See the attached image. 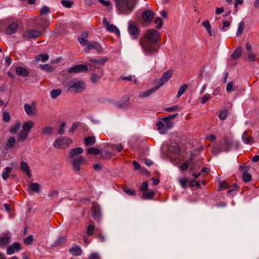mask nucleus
<instances>
[{"mask_svg": "<svg viewBox=\"0 0 259 259\" xmlns=\"http://www.w3.org/2000/svg\"><path fill=\"white\" fill-rule=\"evenodd\" d=\"M61 3L63 6L68 8H70L72 5V3L67 0H62Z\"/></svg>", "mask_w": 259, "mask_h": 259, "instance_id": "nucleus-55", "label": "nucleus"}, {"mask_svg": "<svg viewBox=\"0 0 259 259\" xmlns=\"http://www.w3.org/2000/svg\"><path fill=\"white\" fill-rule=\"evenodd\" d=\"M188 85L187 84H184L181 86L180 89H179L177 97L178 98L180 97L186 91L187 89Z\"/></svg>", "mask_w": 259, "mask_h": 259, "instance_id": "nucleus-41", "label": "nucleus"}, {"mask_svg": "<svg viewBox=\"0 0 259 259\" xmlns=\"http://www.w3.org/2000/svg\"><path fill=\"white\" fill-rule=\"evenodd\" d=\"M53 128L52 127L48 126L45 127L41 132V134L42 135H50L53 133Z\"/></svg>", "mask_w": 259, "mask_h": 259, "instance_id": "nucleus-39", "label": "nucleus"}, {"mask_svg": "<svg viewBox=\"0 0 259 259\" xmlns=\"http://www.w3.org/2000/svg\"><path fill=\"white\" fill-rule=\"evenodd\" d=\"M95 141V138L94 136H89L84 139V144L87 146L93 145Z\"/></svg>", "mask_w": 259, "mask_h": 259, "instance_id": "nucleus-36", "label": "nucleus"}, {"mask_svg": "<svg viewBox=\"0 0 259 259\" xmlns=\"http://www.w3.org/2000/svg\"><path fill=\"white\" fill-rule=\"evenodd\" d=\"M61 93L60 89H54L51 92V97L53 99H55L58 97Z\"/></svg>", "mask_w": 259, "mask_h": 259, "instance_id": "nucleus-45", "label": "nucleus"}, {"mask_svg": "<svg viewBox=\"0 0 259 259\" xmlns=\"http://www.w3.org/2000/svg\"><path fill=\"white\" fill-rule=\"evenodd\" d=\"M234 144L233 140L231 138L224 137L219 143V146L212 148L211 151L214 155H218L222 151H228Z\"/></svg>", "mask_w": 259, "mask_h": 259, "instance_id": "nucleus-2", "label": "nucleus"}, {"mask_svg": "<svg viewBox=\"0 0 259 259\" xmlns=\"http://www.w3.org/2000/svg\"><path fill=\"white\" fill-rule=\"evenodd\" d=\"M189 164L190 162L189 161H186L181 165V169L183 171L187 170Z\"/></svg>", "mask_w": 259, "mask_h": 259, "instance_id": "nucleus-57", "label": "nucleus"}, {"mask_svg": "<svg viewBox=\"0 0 259 259\" xmlns=\"http://www.w3.org/2000/svg\"><path fill=\"white\" fill-rule=\"evenodd\" d=\"M155 191L153 190H149L148 191H145L143 194V199H151L153 197Z\"/></svg>", "mask_w": 259, "mask_h": 259, "instance_id": "nucleus-31", "label": "nucleus"}, {"mask_svg": "<svg viewBox=\"0 0 259 259\" xmlns=\"http://www.w3.org/2000/svg\"><path fill=\"white\" fill-rule=\"evenodd\" d=\"M85 160L84 157L82 156H80L78 157L75 158L72 162L73 169L74 170L78 171L80 170V165L82 162Z\"/></svg>", "mask_w": 259, "mask_h": 259, "instance_id": "nucleus-14", "label": "nucleus"}, {"mask_svg": "<svg viewBox=\"0 0 259 259\" xmlns=\"http://www.w3.org/2000/svg\"><path fill=\"white\" fill-rule=\"evenodd\" d=\"M5 171L2 174V178L4 180H6L9 176V174L12 172V168L7 167L5 168Z\"/></svg>", "mask_w": 259, "mask_h": 259, "instance_id": "nucleus-42", "label": "nucleus"}, {"mask_svg": "<svg viewBox=\"0 0 259 259\" xmlns=\"http://www.w3.org/2000/svg\"><path fill=\"white\" fill-rule=\"evenodd\" d=\"M96 238H98L99 241L101 243L104 242L106 240V236L102 233H100L97 235Z\"/></svg>", "mask_w": 259, "mask_h": 259, "instance_id": "nucleus-53", "label": "nucleus"}, {"mask_svg": "<svg viewBox=\"0 0 259 259\" xmlns=\"http://www.w3.org/2000/svg\"><path fill=\"white\" fill-rule=\"evenodd\" d=\"M24 108L27 115H35L33 109L30 105L28 104H25L24 105Z\"/></svg>", "mask_w": 259, "mask_h": 259, "instance_id": "nucleus-32", "label": "nucleus"}, {"mask_svg": "<svg viewBox=\"0 0 259 259\" xmlns=\"http://www.w3.org/2000/svg\"><path fill=\"white\" fill-rule=\"evenodd\" d=\"M69 252L72 255L78 256L81 255L82 250L79 246L74 245L69 249Z\"/></svg>", "mask_w": 259, "mask_h": 259, "instance_id": "nucleus-19", "label": "nucleus"}, {"mask_svg": "<svg viewBox=\"0 0 259 259\" xmlns=\"http://www.w3.org/2000/svg\"><path fill=\"white\" fill-rule=\"evenodd\" d=\"M172 73L173 71L172 70H168L165 71L163 74L162 76L158 80V82L159 83L158 86H159L160 88L164 83L166 82L172 76Z\"/></svg>", "mask_w": 259, "mask_h": 259, "instance_id": "nucleus-10", "label": "nucleus"}, {"mask_svg": "<svg viewBox=\"0 0 259 259\" xmlns=\"http://www.w3.org/2000/svg\"><path fill=\"white\" fill-rule=\"evenodd\" d=\"M128 101H129V98H127L126 101L123 104H120V103L118 104V107L120 108H126L129 107L130 103H129Z\"/></svg>", "mask_w": 259, "mask_h": 259, "instance_id": "nucleus-52", "label": "nucleus"}, {"mask_svg": "<svg viewBox=\"0 0 259 259\" xmlns=\"http://www.w3.org/2000/svg\"><path fill=\"white\" fill-rule=\"evenodd\" d=\"M242 49L241 47L237 48L231 55V59L235 60L239 58L242 54Z\"/></svg>", "mask_w": 259, "mask_h": 259, "instance_id": "nucleus-27", "label": "nucleus"}, {"mask_svg": "<svg viewBox=\"0 0 259 259\" xmlns=\"http://www.w3.org/2000/svg\"><path fill=\"white\" fill-rule=\"evenodd\" d=\"M233 82L232 81L229 82L227 85L226 91L228 93H230V92L233 91Z\"/></svg>", "mask_w": 259, "mask_h": 259, "instance_id": "nucleus-60", "label": "nucleus"}, {"mask_svg": "<svg viewBox=\"0 0 259 259\" xmlns=\"http://www.w3.org/2000/svg\"><path fill=\"white\" fill-rule=\"evenodd\" d=\"M91 49H95L98 52H101L102 50V48L98 42L94 41L88 44L87 47L84 49V51L86 53H89Z\"/></svg>", "mask_w": 259, "mask_h": 259, "instance_id": "nucleus-12", "label": "nucleus"}, {"mask_svg": "<svg viewBox=\"0 0 259 259\" xmlns=\"http://www.w3.org/2000/svg\"><path fill=\"white\" fill-rule=\"evenodd\" d=\"M85 82L82 80H79L74 82L71 84L69 88V90L70 92L75 93H81L85 90Z\"/></svg>", "mask_w": 259, "mask_h": 259, "instance_id": "nucleus-7", "label": "nucleus"}, {"mask_svg": "<svg viewBox=\"0 0 259 259\" xmlns=\"http://www.w3.org/2000/svg\"><path fill=\"white\" fill-rule=\"evenodd\" d=\"M49 8L47 6H44L40 10V14L41 15H46L49 13Z\"/></svg>", "mask_w": 259, "mask_h": 259, "instance_id": "nucleus-51", "label": "nucleus"}, {"mask_svg": "<svg viewBox=\"0 0 259 259\" xmlns=\"http://www.w3.org/2000/svg\"><path fill=\"white\" fill-rule=\"evenodd\" d=\"M34 122L32 120H29L25 122L22 125V130L29 133L31 128L33 127Z\"/></svg>", "mask_w": 259, "mask_h": 259, "instance_id": "nucleus-18", "label": "nucleus"}, {"mask_svg": "<svg viewBox=\"0 0 259 259\" xmlns=\"http://www.w3.org/2000/svg\"><path fill=\"white\" fill-rule=\"evenodd\" d=\"M88 153L90 154L96 155L100 153L98 148L95 147H90L87 149Z\"/></svg>", "mask_w": 259, "mask_h": 259, "instance_id": "nucleus-44", "label": "nucleus"}, {"mask_svg": "<svg viewBox=\"0 0 259 259\" xmlns=\"http://www.w3.org/2000/svg\"><path fill=\"white\" fill-rule=\"evenodd\" d=\"M83 150L82 148L78 147L70 150L69 151V154L70 156L73 157L75 155L81 154L83 152Z\"/></svg>", "mask_w": 259, "mask_h": 259, "instance_id": "nucleus-28", "label": "nucleus"}, {"mask_svg": "<svg viewBox=\"0 0 259 259\" xmlns=\"http://www.w3.org/2000/svg\"><path fill=\"white\" fill-rule=\"evenodd\" d=\"M239 169L243 170L242 174V179L245 183L249 182L251 179V175L248 172V168L245 166L240 165Z\"/></svg>", "mask_w": 259, "mask_h": 259, "instance_id": "nucleus-13", "label": "nucleus"}, {"mask_svg": "<svg viewBox=\"0 0 259 259\" xmlns=\"http://www.w3.org/2000/svg\"><path fill=\"white\" fill-rule=\"evenodd\" d=\"M245 27V23L244 21H241L238 26V29L236 32V35L237 36H240L243 32L244 29Z\"/></svg>", "mask_w": 259, "mask_h": 259, "instance_id": "nucleus-33", "label": "nucleus"}, {"mask_svg": "<svg viewBox=\"0 0 259 259\" xmlns=\"http://www.w3.org/2000/svg\"><path fill=\"white\" fill-rule=\"evenodd\" d=\"M159 88V86L155 87L152 89H149L146 91H144L143 92H141L139 95V97L143 99L145 98H146L150 95H151L152 94L154 93L155 91H156Z\"/></svg>", "mask_w": 259, "mask_h": 259, "instance_id": "nucleus-15", "label": "nucleus"}, {"mask_svg": "<svg viewBox=\"0 0 259 259\" xmlns=\"http://www.w3.org/2000/svg\"><path fill=\"white\" fill-rule=\"evenodd\" d=\"M230 23L227 21H224L223 23V26L221 28V30L223 31H225L226 28H228L230 26Z\"/></svg>", "mask_w": 259, "mask_h": 259, "instance_id": "nucleus-64", "label": "nucleus"}, {"mask_svg": "<svg viewBox=\"0 0 259 259\" xmlns=\"http://www.w3.org/2000/svg\"><path fill=\"white\" fill-rule=\"evenodd\" d=\"M15 142L16 140L14 137H11L9 138L6 145L7 149H11L14 146Z\"/></svg>", "mask_w": 259, "mask_h": 259, "instance_id": "nucleus-35", "label": "nucleus"}, {"mask_svg": "<svg viewBox=\"0 0 259 259\" xmlns=\"http://www.w3.org/2000/svg\"><path fill=\"white\" fill-rule=\"evenodd\" d=\"M33 240V238L32 235H29L24 240V242L26 245L31 244Z\"/></svg>", "mask_w": 259, "mask_h": 259, "instance_id": "nucleus-49", "label": "nucleus"}, {"mask_svg": "<svg viewBox=\"0 0 259 259\" xmlns=\"http://www.w3.org/2000/svg\"><path fill=\"white\" fill-rule=\"evenodd\" d=\"M123 191L127 194L131 196H134L136 195V191L134 189H131L127 186L123 187Z\"/></svg>", "mask_w": 259, "mask_h": 259, "instance_id": "nucleus-43", "label": "nucleus"}, {"mask_svg": "<svg viewBox=\"0 0 259 259\" xmlns=\"http://www.w3.org/2000/svg\"><path fill=\"white\" fill-rule=\"evenodd\" d=\"M3 117L4 121L8 122L10 120L11 116L8 111H5L3 112Z\"/></svg>", "mask_w": 259, "mask_h": 259, "instance_id": "nucleus-48", "label": "nucleus"}, {"mask_svg": "<svg viewBox=\"0 0 259 259\" xmlns=\"http://www.w3.org/2000/svg\"><path fill=\"white\" fill-rule=\"evenodd\" d=\"M21 169L22 170L25 171L29 178L31 177V171L30 168L28 165L27 163L24 161H21Z\"/></svg>", "mask_w": 259, "mask_h": 259, "instance_id": "nucleus-25", "label": "nucleus"}, {"mask_svg": "<svg viewBox=\"0 0 259 259\" xmlns=\"http://www.w3.org/2000/svg\"><path fill=\"white\" fill-rule=\"evenodd\" d=\"M95 230V226L93 225H89L87 228V233L88 236L93 235Z\"/></svg>", "mask_w": 259, "mask_h": 259, "instance_id": "nucleus-47", "label": "nucleus"}, {"mask_svg": "<svg viewBox=\"0 0 259 259\" xmlns=\"http://www.w3.org/2000/svg\"><path fill=\"white\" fill-rule=\"evenodd\" d=\"M49 55H39L36 58V60H41L42 62H45L49 59Z\"/></svg>", "mask_w": 259, "mask_h": 259, "instance_id": "nucleus-50", "label": "nucleus"}, {"mask_svg": "<svg viewBox=\"0 0 259 259\" xmlns=\"http://www.w3.org/2000/svg\"><path fill=\"white\" fill-rule=\"evenodd\" d=\"M18 28V24L14 22L9 24L6 29V33L9 35H12L16 32Z\"/></svg>", "mask_w": 259, "mask_h": 259, "instance_id": "nucleus-16", "label": "nucleus"}, {"mask_svg": "<svg viewBox=\"0 0 259 259\" xmlns=\"http://www.w3.org/2000/svg\"><path fill=\"white\" fill-rule=\"evenodd\" d=\"M156 126L160 134H164L173 126V123L164 118L162 120H159L156 123Z\"/></svg>", "mask_w": 259, "mask_h": 259, "instance_id": "nucleus-5", "label": "nucleus"}, {"mask_svg": "<svg viewBox=\"0 0 259 259\" xmlns=\"http://www.w3.org/2000/svg\"><path fill=\"white\" fill-rule=\"evenodd\" d=\"M107 60L108 58L106 57H102L99 59L89 58V61L90 62L98 65H103L107 61Z\"/></svg>", "mask_w": 259, "mask_h": 259, "instance_id": "nucleus-22", "label": "nucleus"}, {"mask_svg": "<svg viewBox=\"0 0 259 259\" xmlns=\"http://www.w3.org/2000/svg\"><path fill=\"white\" fill-rule=\"evenodd\" d=\"M242 139L244 143L248 145L252 144L254 141L253 138L251 136H248L246 132H244L242 135Z\"/></svg>", "mask_w": 259, "mask_h": 259, "instance_id": "nucleus-20", "label": "nucleus"}, {"mask_svg": "<svg viewBox=\"0 0 259 259\" xmlns=\"http://www.w3.org/2000/svg\"><path fill=\"white\" fill-rule=\"evenodd\" d=\"M101 257L98 252H93L91 254L89 259H99Z\"/></svg>", "mask_w": 259, "mask_h": 259, "instance_id": "nucleus-59", "label": "nucleus"}, {"mask_svg": "<svg viewBox=\"0 0 259 259\" xmlns=\"http://www.w3.org/2000/svg\"><path fill=\"white\" fill-rule=\"evenodd\" d=\"M154 17V13L150 10H146L142 14V18L145 21H151Z\"/></svg>", "mask_w": 259, "mask_h": 259, "instance_id": "nucleus-17", "label": "nucleus"}, {"mask_svg": "<svg viewBox=\"0 0 259 259\" xmlns=\"http://www.w3.org/2000/svg\"><path fill=\"white\" fill-rule=\"evenodd\" d=\"M72 143V140L68 137L58 138L54 143V146L57 149H65Z\"/></svg>", "mask_w": 259, "mask_h": 259, "instance_id": "nucleus-6", "label": "nucleus"}, {"mask_svg": "<svg viewBox=\"0 0 259 259\" xmlns=\"http://www.w3.org/2000/svg\"><path fill=\"white\" fill-rule=\"evenodd\" d=\"M159 33L155 30H149L142 36L140 45L147 56H153L157 53L159 47L155 44L159 39Z\"/></svg>", "mask_w": 259, "mask_h": 259, "instance_id": "nucleus-1", "label": "nucleus"}, {"mask_svg": "<svg viewBox=\"0 0 259 259\" xmlns=\"http://www.w3.org/2000/svg\"><path fill=\"white\" fill-rule=\"evenodd\" d=\"M11 241V237L9 236H4L0 237V245L1 246H6Z\"/></svg>", "mask_w": 259, "mask_h": 259, "instance_id": "nucleus-30", "label": "nucleus"}, {"mask_svg": "<svg viewBox=\"0 0 259 259\" xmlns=\"http://www.w3.org/2000/svg\"><path fill=\"white\" fill-rule=\"evenodd\" d=\"M88 70V67L86 65L79 64L76 65L70 68L68 72L70 73H78L79 72H85Z\"/></svg>", "mask_w": 259, "mask_h": 259, "instance_id": "nucleus-8", "label": "nucleus"}, {"mask_svg": "<svg viewBox=\"0 0 259 259\" xmlns=\"http://www.w3.org/2000/svg\"><path fill=\"white\" fill-rule=\"evenodd\" d=\"M102 75H103L102 74L100 75L97 74L96 73L92 74L91 76V80L92 82L93 83L97 82L99 80H100Z\"/></svg>", "mask_w": 259, "mask_h": 259, "instance_id": "nucleus-40", "label": "nucleus"}, {"mask_svg": "<svg viewBox=\"0 0 259 259\" xmlns=\"http://www.w3.org/2000/svg\"><path fill=\"white\" fill-rule=\"evenodd\" d=\"M66 239L65 237L60 236L58 237L53 243V246H60L65 244Z\"/></svg>", "mask_w": 259, "mask_h": 259, "instance_id": "nucleus-24", "label": "nucleus"}, {"mask_svg": "<svg viewBox=\"0 0 259 259\" xmlns=\"http://www.w3.org/2000/svg\"><path fill=\"white\" fill-rule=\"evenodd\" d=\"M40 68L44 70H46L49 72H52L54 70L53 68L50 66L49 64H46L44 65H40L39 66Z\"/></svg>", "mask_w": 259, "mask_h": 259, "instance_id": "nucleus-46", "label": "nucleus"}, {"mask_svg": "<svg viewBox=\"0 0 259 259\" xmlns=\"http://www.w3.org/2000/svg\"><path fill=\"white\" fill-rule=\"evenodd\" d=\"M28 133L22 130L18 135L17 141L18 142H23L27 138Z\"/></svg>", "mask_w": 259, "mask_h": 259, "instance_id": "nucleus-26", "label": "nucleus"}, {"mask_svg": "<svg viewBox=\"0 0 259 259\" xmlns=\"http://www.w3.org/2000/svg\"><path fill=\"white\" fill-rule=\"evenodd\" d=\"M119 80H125L128 81H133L135 84L138 83V80L135 76L128 75L127 76H121L119 78Z\"/></svg>", "mask_w": 259, "mask_h": 259, "instance_id": "nucleus-29", "label": "nucleus"}, {"mask_svg": "<svg viewBox=\"0 0 259 259\" xmlns=\"http://www.w3.org/2000/svg\"><path fill=\"white\" fill-rule=\"evenodd\" d=\"M59 192L56 190H53L50 191L49 196L51 197H56L58 195Z\"/></svg>", "mask_w": 259, "mask_h": 259, "instance_id": "nucleus-61", "label": "nucleus"}, {"mask_svg": "<svg viewBox=\"0 0 259 259\" xmlns=\"http://www.w3.org/2000/svg\"><path fill=\"white\" fill-rule=\"evenodd\" d=\"M180 183L183 188H186L188 183V180L186 178L181 179L180 180Z\"/></svg>", "mask_w": 259, "mask_h": 259, "instance_id": "nucleus-63", "label": "nucleus"}, {"mask_svg": "<svg viewBox=\"0 0 259 259\" xmlns=\"http://www.w3.org/2000/svg\"><path fill=\"white\" fill-rule=\"evenodd\" d=\"M16 71L18 75L23 77L27 76L29 74V72L27 69L20 66L16 68Z\"/></svg>", "mask_w": 259, "mask_h": 259, "instance_id": "nucleus-21", "label": "nucleus"}, {"mask_svg": "<svg viewBox=\"0 0 259 259\" xmlns=\"http://www.w3.org/2000/svg\"><path fill=\"white\" fill-rule=\"evenodd\" d=\"M128 32L133 39H136L139 35V28L133 24H130L128 27Z\"/></svg>", "mask_w": 259, "mask_h": 259, "instance_id": "nucleus-9", "label": "nucleus"}, {"mask_svg": "<svg viewBox=\"0 0 259 259\" xmlns=\"http://www.w3.org/2000/svg\"><path fill=\"white\" fill-rule=\"evenodd\" d=\"M21 123L20 122H17L15 125L11 127L10 133L12 135L16 134L17 131L21 127Z\"/></svg>", "mask_w": 259, "mask_h": 259, "instance_id": "nucleus-38", "label": "nucleus"}, {"mask_svg": "<svg viewBox=\"0 0 259 259\" xmlns=\"http://www.w3.org/2000/svg\"><path fill=\"white\" fill-rule=\"evenodd\" d=\"M116 7L120 13H131L135 5L134 0H116Z\"/></svg>", "mask_w": 259, "mask_h": 259, "instance_id": "nucleus-3", "label": "nucleus"}, {"mask_svg": "<svg viewBox=\"0 0 259 259\" xmlns=\"http://www.w3.org/2000/svg\"><path fill=\"white\" fill-rule=\"evenodd\" d=\"M228 187V184L226 181H224L221 182L220 183V187L219 188V191H221L223 189H226Z\"/></svg>", "mask_w": 259, "mask_h": 259, "instance_id": "nucleus-56", "label": "nucleus"}, {"mask_svg": "<svg viewBox=\"0 0 259 259\" xmlns=\"http://www.w3.org/2000/svg\"><path fill=\"white\" fill-rule=\"evenodd\" d=\"M148 188V184L147 182H145L143 183L142 186H140V189L142 191L145 192L147 190Z\"/></svg>", "mask_w": 259, "mask_h": 259, "instance_id": "nucleus-58", "label": "nucleus"}, {"mask_svg": "<svg viewBox=\"0 0 259 259\" xmlns=\"http://www.w3.org/2000/svg\"><path fill=\"white\" fill-rule=\"evenodd\" d=\"M46 22L42 19H40L38 24V29L27 30L24 33V36L29 38H35L41 36L42 35V30L46 28Z\"/></svg>", "mask_w": 259, "mask_h": 259, "instance_id": "nucleus-4", "label": "nucleus"}, {"mask_svg": "<svg viewBox=\"0 0 259 259\" xmlns=\"http://www.w3.org/2000/svg\"><path fill=\"white\" fill-rule=\"evenodd\" d=\"M29 190L31 192L39 193L40 192V186L37 183H32L29 184Z\"/></svg>", "mask_w": 259, "mask_h": 259, "instance_id": "nucleus-23", "label": "nucleus"}, {"mask_svg": "<svg viewBox=\"0 0 259 259\" xmlns=\"http://www.w3.org/2000/svg\"><path fill=\"white\" fill-rule=\"evenodd\" d=\"M21 249V245L19 243L15 242L12 245L8 247L7 249V254L11 255L15 252H18Z\"/></svg>", "mask_w": 259, "mask_h": 259, "instance_id": "nucleus-11", "label": "nucleus"}, {"mask_svg": "<svg viewBox=\"0 0 259 259\" xmlns=\"http://www.w3.org/2000/svg\"><path fill=\"white\" fill-rule=\"evenodd\" d=\"M106 29L110 32H114L117 35H119L120 32L119 29L113 24H110L107 28H106Z\"/></svg>", "mask_w": 259, "mask_h": 259, "instance_id": "nucleus-34", "label": "nucleus"}, {"mask_svg": "<svg viewBox=\"0 0 259 259\" xmlns=\"http://www.w3.org/2000/svg\"><path fill=\"white\" fill-rule=\"evenodd\" d=\"M155 23L157 25L156 26V28L157 29L160 28L162 25V20L161 19V18H156V19L155 20Z\"/></svg>", "mask_w": 259, "mask_h": 259, "instance_id": "nucleus-54", "label": "nucleus"}, {"mask_svg": "<svg viewBox=\"0 0 259 259\" xmlns=\"http://www.w3.org/2000/svg\"><path fill=\"white\" fill-rule=\"evenodd\" d=\"M202 25L207 30L209 35L210 36H212V32L211 31V26L209 21L208 20L205 21L204 22H203Z\"/></svg>", "mask_w": 259, "mask_h": 259, "instance_id": "nucleus-37", "label": "nucleus"}, {"mask_svg": "<svg viewBox=\"0 0 259 259\" xmlns=\"http://www.w3.org/2000/svg\"><path fill=\"white\" fill-rule=\"evenodd\" d=\"M227 116V112L226 111H224L221 112L219 115V117L221 120H225L226 119Z\"/></svg>", "mask_w": 259, "mask_h": 259, "instance_id": "nucleus-62", "label": "nucleus"}]
</instances>
